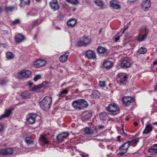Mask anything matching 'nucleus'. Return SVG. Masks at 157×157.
Here are the masks:
<instances>
[{
    "label": "nucleus",
    "instance_id": "36",
    "mask_svg": "<svg viewBox=\"0 0 157 157\" xmlns=\"http://www.w3.org/2000/svg\"><path fill=\"white\" fill-rule=\"evenodd\" d=\"M30 95V93L27 92H24L21 94V97L24 99H25L29 98Z\"/></svg>",
    "mask_w": 157,
    "mask_h": 157
},
{
    "label": "nucleus",
    "instance_id": "29",
    "mask_svg": "<svg viewBox=\"0 0 157 157\" xmlns=\"http://www.w3.org/2000/svg\"><path fill=\"white\" fill-rule=\"evenodd\" d=\"M21 3L20 6L21 7L24 6L26 5L29 4L30 0H20Z\"/></svg>",
    "mask_w": 157,
    "mask_h": 157
},
{
    "label": "nucleus",
    "instance_id": "30",
    "mask_svg": "<svg viewBox=\"0 0 157 157\" xmlns=\"http://www.w3.org/2000/svg\"><path fill=\"white\" fill-rule=\"evenodd\" d=\"M25 141L28 144H32L34 142L33 139L29 136L27 137L25 139Z\"/></svg>",
    "mask_w": 157,
    "mask_h": 157
},
{
    "label": "nucleus",
    "instance_id": "43",
    "mask_svg": "<svg viewBox=\"0 0 157 157\" xmlns=\"http://www.w3.org/2000/svg\"><path fill=\"white\" fill-rule=\"evenodd\" d=\"M20 22V21H19V20L18 19H17L16 20L12 22V23L13 24V25H17Z\"/></svg>",
    "mask_w": 157,
    "mask_h": 157
},
{
    "label": "nucleus",
    "instance_id": "59",
    "mask_svg": "<svg viewBox=\"0 0 157 157\" xmlns=\"http://www.w3.org/2000/svg\"><path fill=\"white\" fill-rule=\"evenodd\" d=\"M36 2H41V0H35Z\"/></svg>",
    "mask_w": 157,
    "mask_h": 157
},
{
    "label": "nucleus",
    "instance_id": "9",
    "mask_svg": "<svg viewBox=\"0 0 157 157\" xmlns=\"http://www.w3.org/2000/svg\"><path fill=\"white\" fill-rule=\"evenodd\" d=\"M91 42L90 40L88 37H84L78 42V46H85L89 44Z\"/></svg>",
    "mask_w": 157,
    "mask_h": 157
},
{
    "label": "nucleus",
    "instance_id": "44",
    "mask_svg": "<svg viewBox=\"0 0 157 157\" xmlns=\"http://www.w3.org/2000/svg\"><path fill=\"white\" fill-rule=\"evenodd\" d=\"M121 127H122V130L121 131V133L122 132V133L121 134L123 136L126 135V133L124 132V124H122V125Z\"/></svg>",
    "mask_w": 157,
    "mask_h": 157
},
{
    "label": "nucleus",
    "instance_id": "37",
    "mask_svg": "<svg viewBox=\"0 0 157 157\" xmlns=\"http://www.w3.org/2000/svg\"><path fill=\"white\" fill-rule=\"evenodd\" d=\"M99 117L102 120H105L106 119L107 114L105 113H101L99 115Z\"/></svg>",
    "mask_w": 157,
    "mask_h": 157
},
{
    "label": "nucleus",
    "instance_id": "14",
    "mask_svg": "<svg viewBox=\"0 0 157 157\" xmlns=\"http://www.w3.org/2000/svg\"><path fill=\"white\" fill-rule=\"evenodd\" d=\"M97 51L98 53L101 56H104L108 53V50L105 48L101 46H99Z\"/></svg>",
    "mask_w": 157,
    "mask_h": 157
},
{
    "label": "nucleus",
    "instance_id": "24",
    "mask_svg": "<svg viewBox=\"0 0 157 157\" xmlns=\"http://www.w3.org/2000/svg\"><path fill=\"white\" fill-rule=\"evenodd\" d=\"M103 65L105 68L108 69L113 66V63L112 62L105 61L104 62Z\"/></svg>",
    "mask_w": 157,
    "mask_h": 157
},
{
    "label": "nucleus",
    "instance_id": "48",
    "mask_svg": "<svg viewBox=\"0 0 157 157\" xmlns=\"http://www.w3.org/2000/svg\"><path fill=\"white\" fill-rule=\"evenodd\" d=\"M37 87L38 89H40L42 87H43L44 86V85L43 84H41L38 85H37Z\"/></svg>",
    "mask_w": 157,
    "mask_h": 157
},
{
    "label": "nucleus",
    "instance_id": "51",
    "mask_svg": "<svg viewBox=\"0 0 157 157\" xmlns=\"http://www.w3.org/2000/svg\"><path fill=\"white\" fill-rule=\"evenodd\" d=\"M7 82V81L5 80H3L2 81L1 84L2 85H3L5 83H6Z\"/></svg>",
    "mask_w": 157,
    "mask_h": 157
},
{
    "label": "nucleus",
    "instance_id": "45",
    "mask_svg": "<svg viewBox=\"0 0 157 157\" xmlns=\"http://www.w3.org/2000/svg\"><path fill=\"white\" fill-rule=\"evenodd\" d=\"M139 141V140L138 138H136L135 139L133 140L132 141H131L132 142V143H135V144H136L137 142H138ZM134 144H135V143H133V144L132 145H133Z\"/></svg>",
    "mask_w": 157,
    "mask_h": 157
},
{
    "label": "nucleus",
    "instance_id": "31",
    "mask_svg": "<svg viewBox=\"0 0 157 157\" xmlns=\"http://www.w3.org/2000/svg\"><path fill=\"white\" fill-rule=\"evenodd\" d=\"M6 58L8 59H13L14 58V54L11 52H8L6 54Z\"/></svg>",
    "mask_w": 157,
    "mask_h": 157
},
{
    "label": "nucleus",
    "instance_id": "53",
    "mask_svg": "<svg viewBox=\"0 0 157 157\" xmlns=\"http://www.w3.org/2000/svg\"><path fill=\"white\" fill-rule=\"evenodd\" d=\"M80 155L82 157H88V155L86 154H80Z\"/></svg>",
    "mask_w": 157,
    "mask_h": 157
},
{
    "label": "nucleus",
    "instance_id": "23",
    "mask_svg": "<svg viewBox=\"0 0 157 157\" xmlns=\"http://www.w3.org/2000/svg\"><path fill=\"white\" fill-rule=\"evenodd\" d=\"M94 2L100 9H103L105 8L104 3L101 0H95Z\"/></svg>",
    "mask_w": 157,
    "mask_h": 157
},
{
    "label": "nucleus",
    "instance_id": "62",
    "mask_svg": "<svg viewBox=\"0 0 157 157\" xmlns=\"http://www.w3.org/2000/svg\"><path fill=\"white\" fill-rule=\"evenodd\" d=\"M153 146L155 147H157V144H155L153 145Z\"/></svg>",
    "mask_w": 157,
    "mask_h": 157
},
{
    "label": "nucleus",
    "instance_id": "5",
    "mask_svg": "<svg viewBox=\"0 0 157 157\" xmlns=\"http://www.w3.org/2000/svg\"><path fill=\"white\" fill-rule=\"evenodd\" d=\"M19 151V149L15 148H8L5 149H2L0 150V155L5 156L8 155H11L15 153V151Z\"/></svg>",
    "mask_w": 157,
    "mask_h": 157
},
{
    "label": "nucleus",
    "instance_id": "26",
    "mask_svg": "<svg viewBox=\"0 0 157 157\" xmlns=\"http://www.w3.org/2000/svg\"><path fill=\"white\" fill-rule=\"evenodd\" d=\"M77 21L75 19H71L69 20L67 23V25L70 27H73L76 24Z\"/></svg>",
    "mask_w": 157,
    "mask_h": 157
},
{
    "label": "nucleus",
    "instance_id": "52",
    "mask_svg": "<svg viewBox=\"0 0 157 157\" xmlns=\"http://www.w3.org/2000/svg\"><path fill=\"white\" fill-rule=\"evenodd\" d=\"M104 128H105V127L101 125L98 126V128L100 129H103Z\"/></svg>",
    "mask_w": 157,
    "mask_h": 157
},
{
    "label": "nucleus",
    "instance_id": "21",
    "mask_svg": "<svg viewBox=\"0 0 157 157\" xmlns=\"http://www.w3.org/2000/svg\"><path fill=\"white\" fill-rule=\"evenodd\" d=\"M152 126L149 124H147L143 132V134H147L151 132L152 130Z\"/></svg>",
    "mask_w": 157,
    "mask_h": 157
},
{
    "label": "nucleus",
    "instance_id": "13",
    "mask_svg": "<svg viewBox=\"0 0 157 157\" xmlns=\"http://www.w3.org/2000/svg\"><path fill=\"white\" fill-rule=\"evenodd\" d=\"M151 3L150 0L144 1L141 4V7L144 11H147L150 7Z\"/></svg>",
    "mask_w": 157,
    "mask_h": 157
},
{
    "label": "nucleus",
    "instance_id": "34",
    "mask_svg": "<svg viewBox=\"0 0 157 157\" xmlns=\"http://www.w3.org/2000/svg\"><path fill=\"white\" fill-rule=\"evenodd\" d=\"M84 132L87 135H91L93 133L92 130L89 128H86L84 130Z\"/></svg>",
    "mask_w": 157,
    "mask_h": 157
},
{
    "label": "nucleus",
    "instance_id": "1",
    "mask_svg": "<svg viewBox=\"0 0 157 157\" xmlns=\"http://www.w3.org/2000/svg\"><path fill=\"white\" fill-rule=\"evenodd\" d=\"M72 106L76 109L81 110L86 108L88 104L84 99H80L74 101L72 104Z\"/></svg>",
    "mask_w": 157,
    "mask_h": 157
},
{
    "label": "nucleus",
    "instance_id": "33",
    "mask_svg": "<svg viewBox=\"0 0 157 157\" xmlns=\"http://www.w3.org/2000/svg\"><path fill=\"white\" fill-rule=\"evenodd\" d=\"M147 52V49L144 47H141L138 51V52L139 54H144Z\"/></svg>",
    "mask_w": 157,
    "mask_h": 157
},
{
    "label": "nucleus",
    "instance_id": "32",
    "mask_svg": "<svg viewBox=\"0 0 157 157\" xmlns=\"http://www.w3.org/2000/svg\"><path fill=\"white\" fill-rule=\"evenodd\" d=\"M92 116V114L91 113H88L83 116L82 117V119L83 121L87 120L88 119L90 118Z\"/></svg>",
    "mask_w": 157,
    "mask_h": 157
},
{
    "label": "nucleus",
    "instance_id": "17",
    "mask_svg": "<svg viewBox=\"0 0 157 157\" xmlns=\"http://www.w3.org/2000/svg\"><path fill=\"white\" fill-rule=\"evenodd\" d=\"M110 6L113 9L117 10L121 8V6L118 2L117 1L112 0L110 2Z\"/></svg>",
    "mask_w": 157,
    "mask_h": 157
},
{
    "label": "nucleus",
    "instance_id": "49",
    "mask_svg": "<svg viewBox=\"0 0 157 157\" xmlns=\"http://www.w3.org/2000/svg\"><path fill=\"white\" fill-rule=\"evenodd\" d=\"M136 0H132L128 1V2L130 4H132L135 3V2H136Z\"/></svg>",
    "mask_w": 157,
    "mask_h": 157
},
{
    "label": "nucleus",
    "instance_id": "18",
    "mask_svg": "<svg viewBox=\"0 0 157 157\" xmlns=\"http://www.w3.org/2000/svg\"><path fill=\"white\" fill-rule=\"evenodd\" d=\"M46 64V62L44 60L39 59L35 62L34 65L36 67H40L44 66Z\"/></svg>",
    "mask_w": 157,
    "mask_h": 157
},
{
    "label": "nucleus",
    "instance_id": "8",
    "mask_svg": "<svg viewBox=\"0 0 157 157\" xmlns=\"http://www.w3.org/2000/svg\"><path fill=\"white\" fill-rule=\"evenodd\" d=\"M127 75L124 73H120L117 76V80L121 84H123L127 80Z\"/></svg>",
    "mask_w": 157,
    "mask_h": 157
},
{
    "label": "nucleus",
    "instance_id": "47",
    "mask_svg": "<svg viewBox=\"0 0 157 157\" xmlns=\"http://www.w3.org/2000/svg\"><path fill=\"white\" fill-rule=\"evenodd\" d=\"M37 90H38V89L37 86H36L35 87L32 88L31 90L32 91H35Z\"/></svg>",
    "mask_w": 157,
    "mask_h": 157
},
{
    "label": "nucleus",
    "instance_id": "63",
    "mask_svg": "<svg viewBox=\"0 0 157 157\" xmlns=\"http://www.w3.org/2000/svg\"><path fill=\"white\" fill-rule=\"evenodd\" d=\"M128 27H127L126 28H125L124 29V31H125L128 28Z\"/></svg>",
    "mask_w": 157,
    "mask_h": 157
},
{
    "label": "nucleus",
    "instance_id": "10",
    "mask_svg": "<svg viewBox=\"0 0 157 157\" xmlns=\"http://www.w3.org/2000/svg\"><path fill=\"white\" fill-rule=\"evenodd\" d=\"M85 56L90 59L95 60L96 59V56L95 53L91 50L87 51L86 52Z\"/></svg>",
    "mask_w": 157,
    "mask_h": 157
},
{
    "label": "nucleus",
    "instance_id": "60",
    "mask_svg": "<svg viewBox=\"0 0 157 157\" xmlns=\"http://www.w3.org/2000/svg\"><path fill=\"white\" fill-rule=\"evenodd\" d=\"M121 137L120 136H118L117 137V139H118L119 140L120 139Z\"/></svg>",
    "mask_w": 157,
    "mask_h": 157
},
{
    "label": "nucleus",
    "instance_id": "28",
    "mask_svg": "<svg viewBox=\"0 0 157 157\" xmlns=\"http://www.w3.org/2000/svg\"><path fill=\"white\" fill-rule=\"evenodd\" d=\"M24 38V36L20 34H17L15 37V40L16 41L18 42H20L22 41Z\"/></svg>",
    "mask_w": 157,
    "mask_h": 157
},
{
    "label": "nucleus",
    "instance_id": "46",
    "mask_svg": "<svg viewBox=\"0 0 157 157\" xmlns=\"http://www.w3.org/2000/svg\"><path fill=\"white\" fill-rule=\"evenodd\" d=\"M4 129V125L3 124L0 123V132L2 131Z\"/></svg>",
    "mask_w": 157,
    "mask_h": 157
},
{
    "label": "nucleus",
    "instance_id": "27",
    "mask_svg": "<svg viewBox=\"0 0 157 157\" xmlns=\"http://www.w3.org/2000/svg\"><path fill=\"white\" fill-rule=\"evenodd\" d=\"M100 93L97 90H94L93 91L90 96L91 98H99L100 96Z\"/></svg>",
    "mask_w": 157,
    "mask_h": 157
},
{
    "label": "nucleus",
    "instance_id": "58",
    "mask_svg": "<svg viewBox=\"0 0 157 157\" xmlns=\"http://www.w3.org/2000/svg\"><path fill=\"white\" fill-rule=\"evenodd\" d=\"M4 33L5 34H8V32L7 31H4Z\"/></svg>",
    "mask_w": 157,
    "mask_h": 157
},
{
    "label": "nucleus",
    "instance_id": "41",
    "mask_svg": "<svg viewBox=\"0 0 157 157\" xmlns=\"http://www.w3.org/2000/svg\"><path fill=\"white\" fill-rule=\"evenodd\" d=\"M99 86L101 87H104L105 86V81H100L99 84Z\"/></svg>",
    "mask_w": 157,
    "mask_h": 157
},
{
    "label": "nucleus",
    "instance_id": "22",
    "mask_svg": "<svg viewBox=\"0 0 157 157\" xmlns=\"http://www.w3.org/2000/svg\"><path fill=\"white\" fill-rule=\"evenodd\" d=\"M69 55L68 53H66L65 54L60 56L59 58V61L62 63L65 62L67 60Z\"/></svg>",
    "mask_w": 157,
    "mask_h": 157
},
{
    "label": "nucleus",
    "instance_id": "6",
    "mask_svg": "<svg viewBox=\"0 0 157 157\" xmlns=\"http://www.w3.org/2000/svg\"><path fill=\"white\" fill-rule=\"evenodd\" d=\"M133 143L130 141H128L124 143L121 147L119 150L120 151L119 154L122 155L126 152L127 149L130 146L132 145Z\"/></svg>",
    "mask_w": 157,
    "mask_h": 157
},
{
    "label": "nucleus",
    "instance_id": "16",
    "mask_svg": "<svg viewBox=\"0 0 157 157\" xmlns=\"http://www.w3.org/2000/svg\"><path fill=\"white\" fill-rule=\"evenodd\" d=\"M36 115L34 113L29 114L27 118V121L30 124H33L36 122Z\"/></svg>",
    "mask_w": 157,
    "mask_h": 157
},
{
    "label": "nucleus",
    "instance_id": "40",
    "mask_svg": "<svg viewBox=\"0 0 157 157\" xmlns=\"http://www.w3.org/2000/svg\"><path fill=\"white\" fill-rule=\"evenodd\" d=\"M149 152L153 154L157 153V150L156 148H150L148 149Z\"/></svg>",
    "mask_w": 157,
    "mask_h": 157
},
{
    "label": "nucleus",
    "instance_id": "39",
    "mask_svg": "<svg viewBox=\"0 0 157 157\" xmlns=\"http://www.w3.org/2000/svg\"><path fill=\"white\" fill-rule=\"evenodd\" d=\"M14 9L13 6H6L5 8L6 11L8 13L13 11Z\"/></svg>",
    "mask_w": 157,
    "mask_h": 157
},
{
    "label": "nucleus",
    "instance_id": "2",
    "mask_svg": "<svg viewBox=\"0 0 157 157\" xmlns=\"http://www.w3.org/2000/svg\"><path fill=\"white\" fill-rule=\"evenodd\" d=\"M51 103V98L49 96H46L40 102V105L43 110H47L49 109Z\"/></svg>",
    "mask_w": 157,
    "mask_h": 157
},
{
    "label": "nucleus",
    "instance_id": "15",
    "mask_svg": "<svg viewBox=\"0 0 157 157\" xmlns=\"http://www.w3.org/2000/svg\"><path fill=\"white\" fill-rule=\"evenodd\" d=\"M122 101L124 104L126 106H128L130 105L131 103L134 101L133 98L130 97L126 96L124 97Z\"/></svg>",
    "mask_w": 157,
    "mask_h": 157
},
{
    "label": "nucleus",
    "instance_id": "19",
    "mask_svg": "<svg viewBox=\"0 0 157 157\" xmlns=\"http://www.w3.org/2000/svg\"><path fill=\"white\" fill-rule=\"evenodd\" d=\"M131 65L130 62L127 60H124L120 64V66L122 68H127L129 67Z\"/></svg>",
    "mask_w": 157,
    "mask_h": 157
},
{
    "label": "nucleus",
    "instance_id": "54",
    "mask_svg": "<svg viewBox=\"0 0 157 157\" xmlns=\"http://www.w3.org/2000/svg\"><path fill=\"white\" fill-rule=\"evenodd\" d=\"M38 23V21H34L33 22V25H35L36 24H37Z\"/></svg>",
    "mask_w": 157,
    "mask_h": 157
},
{
    "label": "nucleus",
    "instance_id": "3",
    "mask_svg": "<svg viewBox=\"0 0 157 157\" xmlns=\"http://www.w3.org/2000/svg\"><path fill=\"white\" fill-rule=\"evenodd\" d=\"M106 109L110 114L116 115L120 112L119 107L115 103L109 104L106 108Z\"/></svg>",
    "mask_w": 157,
    "mask_h": 157
},
{
    "label": "nucleus",
    "instance_id": "12",
    "mask_svg": "<svg viewBox=\"0 0 157 157\" xmlns=\"http://www.w3.org/2000/svg\"><path fill=\"white\" fill-rule=\"evenodd\" d=\"M69 135L67 132H63L59 134L56 137V142L59 143L63 141V139L66 138Z\"/></svg>",
    "mask_w": 157,
    "mask_h": 157
},
{
    "label": "nucleus",
    "instance_id": "55",
    "mask_svg": "<svg viewBox=\"0 0 157 157\" xmlns=\"http://www.w3.org/2000/svg\"><path fill=\"white\" fill-rule=\"evenodd\" d=\"M157 65V61H155L153 63V66H155Z\"/></svg>",
    "mask_w": 157,
    "mask_h": 157
},
{
    "label": "nucleus",
    "instance_id": "4",
    "mask_svg": "<svg viewBox=\"0 0 157 157\" xmlns=\"http://www.w3.org/2000/svg\"><path fill=\"white\" fill-rule=\"evenodd\" d=\"M148 32V29L146 28L141 29L140 31L139 35L137 37L138 40L140 42L144 40L147 38Z\"/></svg>",
    "mask_w": 157,
    "mask_h": 157
},
{
    "label": "nucleus",
    "instance_id": "20",
    "mask_svg": "<svg viewBox=\"0 0 157 157\" xmlns=\"http://www.w3.org/2000/svg\"><path fill=\"white\" fill-rule=\"evenodd\" d=\"M13 110V109L11 108L6 109L4 114L2 115L0 117V119L9 117L10 114L12 113V110Z\"/></svg>",
    "mask_w": 157,
    "mask_h": 157
},
{
    "label": "nucleus",
    "instance_id": "42",
    "mask_svg": "<svg viewBox=\"0 0 157 157\" xmlns=\"http://www.w3.org/2000/svg\"><path fill=\"white\" fill-rule=\"evenodd\" d=\"M41 78V76L40 75H37L33 79L35 82L38 79H40Z\"/></svg>",
    "mask_w": 157,
    "mask_h": 157
},
{
    "label": "nucleus",
    "instance_id": "7",
    "mask_svg": "<svg viewBox=\"0 0 157 157\" xmlns=\"http://www.w3.org/2000/svg\"><path fill=\"white\" fill-rule=\"evenodd\" d=\"M31 74V71L29 70H22L18 73V77L20 78H25L29 77Z\"/></svg>",
    "mask_w": 157,
    "mask_h": 157
},
{
    "label": "nucleus",
    "instance_id": "61",
    "mask_svg": "<svg viewBox=\"0 0 157 157\" xmlns=\"http://www.w3.org/2000/svg\"><path fill=\"white\" fill-rule=\"evenodd\" d=\"M152 124L157 125V122L153 123Z\"/></svg>",
    "mask_w": 157,
    "mask_h": 157
},
{
    "label": "nucleus",
    "instance_id": "56",
    "mask_svg": "<svg viewBox=\"0 0 157 157\" xmlns=\"http://www.w3.org/2000/svg\"><path fill=\"white\" fill-rule=\"evenodd\" d=\"M33 84V83L31 82H29L28 83V85L30 86H31Z\"/></svg>",
    "mask_w": 157,
    "mask_h": 157
},
{
    "label": "nucleus",
    "instance_id": "25",
    "mask_svg": "<svg viewBox=\"0 0 157 157\" xmlns=\"http://www.w3.org/2000/svg\"><path fill=\"white\" fill-rule=\"evenodd\" d=\"M68 91L66 89H64L60 91L59 94H58V96L59 98V99H60L64 97V95L67 94Z\"/></svg>",
    "mask_w": 157,
    "mask_h": 157
},
{
    "label": "nucleus",
    "instance_id": "57",
    "mask_svg": "<svg viewBox=\"0 0 157 157\" xmlns=\"http://www.w3.org/2000/svg\"><path fill=\"white\" fill-rule=\"evenodd\" d=\"M134 124L135 126H136L137 125L138 123L136 122H134Z\"/></svg>",
    "mask_w": 157,
    "mask_h": 157
},
{
    "label": "nucleus",
    "instance_id": "64",
    "mask_svg": "<svg viewBox=\"0 0 157 157\" xmlns=\"http://www.w3.org/2000/svg\"><path fill=\"white\" fill-rule=\"evenodd\" d=\"M2 10V9L1 7H0V12H1Z\"/></svg>",
    "mask_w": 157,
    "mask_h": 157
},
{
    "label": "nucleus",
    "instance_id": "11",
    "mask_svg": "<svg viewBox=\"0 0 157 157\" xmlns=\"http://www.w3.org/2000/svg\"><path fill=\"white\" fill-rule=\"evenodd\" d=\"M51 9L54 11L57 10L59 9V5L57 0H52L49 2Z\"/></svg>",
    "mask_w": 157,
    "mask_h": 157
},
{
    "label": "nucleus",
    "instance_id": "38",
    "mask_svg": "<svg viewBox=\"0 0 157 157\" xmlns=\"http://www.w3.org/2000/svg\"><path fill=\"white\" fill-rule=\"evenodd\" d=\"M67 2L73 5H76L78 3V0H66Z\"/></svg>",
    "mask_w": 157,
    "mask_h": 157
},
{
    "label": "nucleus",
    "instance_id": "50",
    "mask_svg": "<svg viewBox=\"0 0 157 157\" xmlns=\"http://www.w3.org/2000/svg\"><path fill=\"white\" fill-rule=\"evenodd\" d=\"M120 36H118L117 37L115 38V39H114L115 41L116 42H117L120 39Z\"/></svg>",
    "mask_w": 157,
    "mask_h": 157
},
{
    "label": "nucleus",
    "instance_id": "35",
    "mask_svg": "<svg viewBox=\"0 0 157 157\" xmlns=\"http://www.w3.org/2000/svg\"><path fill=\"white\" fill-rule=\"evenodd\" d=\"M46 135H41L40 136V139L44 144H48L49 143V141L46 140Z\"/></svg>",
    "mask_w": 157,
    "mask_h": 157
}]
</instances>
